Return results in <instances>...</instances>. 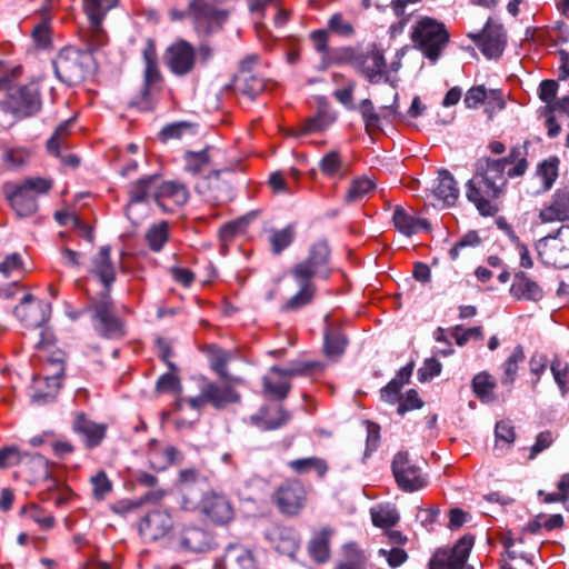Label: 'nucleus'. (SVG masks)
Returning <instances> with one entry per match:
<instances>
[{"label":"nucleus","instance_id":"nucleus-37","mask_svg":"<svg viewBox=\"0 0 569 569\" xmlns=\"http://www.w3.org/2000/svg\"><path fill=\"white\" fill-rule=\"evenodd\" d=\"M358 50L351 46L332 48L323 62H319V70H327L332 66L350 64L353 69Z\"/></svg>","mask_w":569,"mask_h":569},{"label":"nucleus","instance_id":"nucleus-27","mask_svg":"<svg viewBox=\"0 0 569 569\" xmlns=\"http://www.w3.org/2000/svg\"><path fill=\"white\" fill-rule=\"evenodd\" d=\"M392 222L395 228L407 237L429 228L425 219L418 217L411 209H405L400 206H397L393 210Z\"/></svg>","mask_w":569,"mask_h":569},{"label":"nucleus","instance_id":"nucleus-17","mask_svg":"<svg viewBox=\"0 0 569 569\" xmlns=\"http://www.w3.org/2000/svg\"><path fill=\"white\" fill-rule=\"evenodd\" d=\"M199 510L211 522L219 525L228 523L234 516V508L230 499L213 490L203 493Z\"/></svg>","mask_w":569,"mask_h":569},{"label":"nucleus","instance_id":"nucleus-8","mask_svg":"<svg viewBox=\"0 0 569 569\" xmlns=\"http://www.w3.org/2000/svg\"><path fill=\"white\" fill-rule=\"evenodd\" d=\"M538 257L546 266L569 267V226L561 224L555 233L548 234L536 244Z\"/></svg>","mask_w":569,"mask_h":569},{"label":"nucleus","instance_id":"nucleus-45","mask_svg":"<svg viewBox=\"0 0 569 569\" xmlns=\"http://www.w3.org/2000/svg\"><path fill=\"white\" fill-rule=\"evenodd\" d=\"M208 358L211 369L222 379H228L227 365L231 359V353L227 350L210 346L208 348Z\"/></svg>","mask_w":569,"mask_h":569},{"label":"nucleus","instance_id":"nucleus-54","mask_svg":"<svg viewBox=\"0 0 569 569\" xmlns=\"http://www.w3.org/2000/svg\"><path fill=\"white\" fill-rule=\"evenodd\" d=\"M0 272L9 278H21L23 276V262L19 253L8 254L2 262H0Z\"/></svg>","mask_w":569,"mask_h":569},{"label":"nucleus","instance_id":"nucleus-44","mask_svg":"<svg viewBox=\"0 0 569 569\" xmlns=\"http://www.w3.org/2000/svg\"><path fill=\"white\" fill-rule=\"evenodd\" d=\"M550 371L561 393L566 395L569 389V362L560 356H553Z\"/></svg>","mask_w":569,"mask_h":569},{"label":"nucleus","instance_id":"nucleus-55","mask_svg":"<svg viewBox=\"0 0 569 569\" xmlns=\"http://www.w3.org/2000/svg\"><path fill=\"white\" fill-rule=\"evenodd\" d=\"M309 39L317 53L320 56V62H323L332 48L329 47V32L326 29L313 30Z\"/></svg>","mask_w":569,"mask_h":569},{"label":"nucleus","instance_id":"nucleus-14","mask_svg":"<svg viewBox=\"0 0 569 569\" xmlns=\"http://www.w3.org/2000/svg\"><path fill=\"white\" fill-rule=\"evenodd\" d=\"M273 501L282 513L296 516L306 506L307 490L299 480H286L274 491Z\"/></svg>","mask_w":569,"mask_h":569},{"label":"nucleus","instance_id":"nucleus-49","mask_svg":"<svg viewBox=\"0 0 569 569\" xmlns=\"http://www.w3.org/2000/svg\"><path fill=\"white\" fill-rule=\"evenodd\" d=\"M327 27L328 32H332L342 38H352L356 34L353 24L341 12L333 13L329 18Z\"/></svg>","mask_w":569,"mask_h":569},{"label":"nucleus","instance_id":"nucleus-32","mask_svg":"<svg viewBox=\"0 0 569 569\" xmlns=\"http://www.w3.org/2000/svg\"><path fill=\"white\" fill-rule=\"evenodd\" d=\"M510 293L518 300L538 301L542 298V290L538 283L523 273L516 276L510 287Z\"/></svg>","mask_w":569,"mask_h":569},{"label":"nucleus","instance_id":"nucleus-50","mask_svg":"<svg viewBox=\"0 0 569 569\" xmlns=\"http://www.w3.org/2000/svg\"><path fill=\"white\" fill-rule=\"evenodd\" d=\"M210 169L208 150L186 153V170L192 174H203Z\"/></svg>","mask_w":569,"mask_h":569},{"label":"nucleus","instance_id":"nucleus-26","mask_svg":"<svg viewBox=\"0 0 569 569\" xmlns=\"http://www.w3.org/2000/svg\"><path fill=\"white\" fill-rule=\"evenodd\" d=\"M216 567L218 569H257L252 552L240 545L228 547Z\"/></svg>","mask_w":569,"mask_h":569},{"label":"nucleus","instance_id":"nucleus-23","mask_svg":"<svg viewBox=\"0 0 569 569\" xmlns=\"http://www.w3.org/2000/svg\"><path fill=\"white\" fill-rule=\"evenodd\" d=\"M94 327L104 338H120L123 336L121 321L113 315L112 302L107 297L94 307Z\"/></svg>","mask_w":569,"mask_h":569},{"label":"nucleus","instance_id":"nucleus-6","mask_svg":"<svg viewBox=\"0 0 569 569\" xmlns=\"http://www.w3.org/2000/svg\"><path fill=\"white\" fill-rule=\"evenodd\" d=\"M228 16V11L209 0H189V21L199 37H208L221 30Z\"/></svg>","mask_w":569,"mask_h":569},{"label":"nucleus","instance_id":"nucleus-53","mask_svg":"<svg viewBox=\"0 0 569 569\" xmlns=\"http://www.w3.org/2000/svg\"><path fill=\"white\" fill-rule=\"evenodd\" d=\"M295 237V230L291 226L281 230H274L270 234V244L273 253L278 254L290 246Z\"/></svg>","mask_w":569,"mask_h":569},{"label":"nucleus","instance_id":"nucleus-39","mask_svg":"<svg viewBox=\"0 0 569 569\" xmlns=\"http://www.w3.org/2000/svg\"><path fill=\"white\" fill-rule=\"evenodd\" d=\"M375 187V181L366 177L352 180L350 187L346 192L345 202L356 203L362 201L365 198L369 197L373 192Z\"/></svg>","mask_w":569,"mask_h":569},{"label":"nucleus","instance_id":"nucleus-62","mask_svg":"<svg viewBox=\"0 0 569 569\" xmlns=\"http://www.w3.org/2000/svg\"><path fill=\"white\" fill-rule=\"evenodd\" d=\"M360 112L363 117L365 124L368 131H372L380 128V117L376 113L372 102L369 99H365L360 103Z\"/></svg>","mask_w":569,"mask_h":569},{"label":"nucleus","instance_id":"nucleus-19","mask_svg":"<svg viewBox=\"0 0 569 569\" xmlns=\"http://www.w3.org/2000/svg\"><path fill=\"white\" fill-rule=\"evenodd\" d=\"M50 311V303L36 299L31 295H26L14 309L17 318L29 328H39L46 323Z\"/></svg>","mask_w":569,"mask_h":569},{"label":"nucleus","instance_id":"nucleus-63","mask_svg":"<svg viewBox=\"0 0 569 569\" xmlns=\"http://www.w3.org/2000/svg\"><path fill=\"white\" fill-rule=\"evenodd\" d=\"M333 119L330 118L325 112H319L315 117L309 118L303 123V132L305 133H312V132H319L325 129H327L331 123Z\"/></svg>","mask_w":569,"mask_h":569},{"label":"nucleus","instance_id":"nucleus-2","mask_svg":"<svg viewBox=\"0 0 569 569\" xmlns=\"http://www.w3.org/2000/svg\"><path fill=\"white\" fill-rule=\"evenodd\" d=\"M329 256L327 242L318 241L311 246L308 258L293 266L291 274L300 290L284 303L283 310H298L312 300L316 291L312 279L329 276Z\"/></svg>","mask_w":569,"mask_h":569},{"label":"nucleus","instance_id":"nucleus-31","mask_svg":"<svg viewBox=\"0 0 569 569\" xmlns=\"http://www.w3.org/2000/svg\"><path fill=\"white\" fill-rule=\"evenodd\" d=\"M525 360V351L523 348L518 345L513 348L511 353L507 357V359L501 365L502 375L500 377V382L503 387L511 390L513 383L518 377V371L520 365Z\"/></svg>","mask_w":569,"mask_h":569},{"label":"nucleus","instance_id":"nucleus-9","mask_svg":"<svg viewBox=\"0 0 569 569\" xmlns=\"http://www.w3.org/2000/svg\"><path fill=\"white\" fill-rule=\"evenodd\" d=\"M91 61V54L72 47L62 49L53 61L58 78L69 84H76L84 79L86 67Z\"/></svg>","mask_w":569,"mask_h":569},{"label":"nucleus","instance_id":"nucleus-41","mask_svg":"<svg viewBox=\"0 0 569 569\" xmlns=\"http://www.w3.org/2000/svg\"><path fill=\"white\" fill-rule=\"evenodd\" d=\"M372 523L376 527L389 529L399 521V513L395 507L389 505L378 506L370 510Z\"/></svg>","mask_w":569,"mask_h":569},{"label":"nucleus","instance_id":"nucleus-29","mask_svg":"<svg viewBox=\"0 0 569 569\" xmlns=\"http://www.w3.org/2000/svg\"><path fill=\"white\" fill-rule=\"evenodd\" d=\"M59 372L50 377H37L33 381L34 393L32 395L33 401H47L53 399L61 387V371L62 367L58 363Z\"/></svg>","mask_w":569,"mask_h":569},{"label":"nucleus","instance_id":"nucleus-22","mask_svg":"<svg viewBox=\"0 0 569 569\" xmlns=\"http://www.w3.org/2000/svg\"><path fill=\"white\" fill-rule=\"evenodd\" d=\"M166 62L174 74H187L192 70L196 62L193 47L186 40L176 41L167 50Z\"/></svg>","mask_w":569,"mask_h":569},{"label":"nucleus","instance_id":"nucleus-52","mask_svg":"<svg viewBox=\"0 0 569 569\" xmlns=\"http://www.w3.org/2000/svg\"><path fill=\"white\" fill-rule=\"evenodd\" d=\"M24 512V516L39 525L42 530H49L54 526V517L38 505L28 506Z\"/></svg>","mask_w":569,"mask_h":569},{"label":"nucleus","instance_id":"nucleus-1","mask_svg":"<svg viewBox=\"0 0 569 569\" xmlns=\"http://www.w3.org/2000/svg\"><path fill=\"white\" fill-rule=\"evenodd\" d=\"M528 168L527 160L520 152L512 150L501 159L481 158L476 164V173L467 183V198L475 204L481 216H495L498 210V198L503 193L508 177L522 176Z\"/></svg>","mask_w":569,"mask_h":569},{"label":"nucleus","instance_id":"nucleus-5","mask_svg":"<svg viewBox=\"0 0 569 569\" xmlns=\"http://www.w3.org/2000/svg\"><path fill=\"white\" fill-rule=\"evenodd\" d=\"M325 370V365L319 361H298L291 363L288 369L272 367L263 377V391L266 396L274 400L284 399L290 391V379L298 376H316Z\"/></svg>","mask_w":569,"mask_h":569},{"label":"nucleus","instance_id":"nucleus-60","mask_svg":"<svg viewBox=\"0 0 569 569\" xmlns=\"http://www.w3.org/2000/svg\"><path fill=\"white\" fill-rule=\"evenodd\" d=\"M156 180L153 178L141 179L130 189L131 202H141L146 200L152 189H157Z\"/></svg>","mask_w":569,"mask_h":569},{"label":"nucleus","instance_id":"nucleus-47","mask_svg":"<svg viewBox=\"0 0 569 569\" xmlns=\"http://www.w3.org/2000/svg\"><path fill=\"white\" fill-rule=\"evenodd\" d=\"M495 449L508 450L516 440L515 428L508 420H501L496 423L495 428Z\"/></svg>","mask_w":569,"mask_h":569},{"label":"nucleus","instance_id":"nucleus-13","mask_svg":"<svg viewBox=\"0 0 569 569\" xmlns=\"http://www.w3.org/2000/svg\"><path fill=\"white\" fill-rule=\"evenodd\" d=\"M569 222V186H563L553 191L545 201L537 214L536 223L550 224Z\"/></svg>","mask_w":569,"mask_h":569},{"label":"nucleus","instance_id":"nucleus-59","mask_svg":"<svg viewBox=\"0 0 569 569\" xmlns=\"http://www.w3.org/2000/svg\"><path fill=\"white\" fill-rule=\"evenodd\" d=\"M562 28L563 24H558L546 29H539L536 33V37L546 46H555L559 41L568 40L567 36H562Z\"/></svg>","mask_w":569,"mask_h":569},{"label":"nucleus","instance_id":"nucleus-64","mask_svg":"<svg viewBox=\"0 0 569 569\" xmlns=\"http://www.w3.org/2000/svg\"><path fill=\"white\" fill-rule=\"evenodd\" d=\"M487 94L488 90L485 86H475L466 92L463 103L469 109L478 108L480 104H485Z\"/></svg>","mask_w":569,"mask_h":569},{"label":"nucleus","instance_id":"nucleus-3","mask_svg":"<svg viewBox=\"0 0 569 569\" xmlns=\"http://www.w3.org/2000/svg\"><path fill=\"white\" fill-rule=\"evenodd\" d=\"M53 188V180L46 177H28L20 181L4 182L1 190L17 216L30 217L38 211V199Z\"/></svg>","mask_w":569,"mask_h":569},{"label":"nucleus","instance_id":"nucleus-12","mask_svg":"<svg viewBox=\"0 0 569 569\" xmlns=\"http://www.w3.org/2000/svg\"><path fill=\"white\" fill-rule=\"evenodd\" d=\"M475 545L472 535H465L455 546L439 549L429 562L430 569H462Z\"/></svg>","mask_w":569,"mask_h":569},{"label":"nucleus","instance_id":"nucleus-36","mask_svg":"<svg viewBox=\"0 0 569 569\" xmlns=\"http://www.w3.org/2000/svg\"><path fill=\"white\" fill-rule=\"evenodd\" d=\"M287 465L297 475H306L313 471L318 478H323L329 470L327 461L319 457L299 458L290 460Z\"/></svg>","mask_w":569,"mask_h":569},{"label":"nucleus","instance_id":"nucleus-46","mask_svg":"<svg viewBox=\"0 0 569 569\" xmlns=\"http://www.w3.org/2000/svg\"><path fill=\"white\" fill-rule=\"evenodd\" d=\"M92 497L97 501L104 500L113 490V483L104 470H99L90 477Z\"/></svg>","mask_w":569,"mask_h":569},{"label":"nucleus","instance_id":"nucleus-10","mask_svg":"<svg viewBox=\"0 0 569 569\" xmlns=\"http://www.w3.org/2000/svg\"><path fill=\"white\" fill-rule=\"evenodd\" d=\"M1 104L16 117H30L40 110V94L34 86L11 88Z\"/></svg>","mask_w":569,"mask_h":569},{"label":"nucleus","instance_id":"nucleus-58","mask_svg":"<svg viewBox=\"0 0 569 569\" xmlns=\"http://www.w3.org/2000/svg\"><path fill=\"white\" fill-rule=\"evenodd\" d=\"M266 81L261 77L243 73L242 93L254 99L258 94L264 91Z\"/></svg>","mask_w":569,"mask_h":569},{"label":"nucleus","instance_id":"nucleus-57","mask_svg":"<svg viewBox=\"0 0 569 569\" xmlns=\"http://www.w3.org/2000/svg\"><path fill=\"white\" fill-rule=\"evenodd\" d=\"M73 124V120H67L63 123H61L52 134V137L49 139L47 143V148L50 153L54 156H59L60 149L63 146V141L66 137L69 134L70 128Z\"/></svg>","mask_w":569,"mask_h":569},{"label":"nucleus","instance_id":"nucleus-16","mask_svg":"<svg viewBox=\"0 0 569 569\" xmlns=\"http://www.w3.org/2000/svg\"><path fill=\"white\" fill-rule=\"evenodd\" d=\"M355 70L371 83H378L387 73V63L382 49L376 43L358 51Z\"/></svg>","mask_w":569,"mask_h":569},{"label":"nucleus","instance_id":"nucleus-4","mask_svg":"<svg viewBox=\"0 0 569 569\" xmlns=\"http://www.w3.org/2000/svg\"><path fill=\"white\" fill-rule=\"evenodd\" d=\"M410 39L413 47L435 63L447 48L450 34L446 26L437 19L420 17L411 27Z\"/></svg>","mask_w":569,"mask_h":569},{"label":"nucleus","instance_id":"nucleus-21","mask_svg":"<svg viewBox=\"0 0 569 569\" xmlns=\"http://www.w3.org/2000/svg\"><path fill=\"white\" fill-rule=\"evenodd\" d=\"M173 527L171 515L163 509L148 512L139 523V531L146 540L154 541L166 537Z\"/></svg>","mask_w":569,"mask_h":569},{"label":"nucleus","instance_id":"nucleus-38","mask_svg":"<svg viewBox=\"0 0 569 569\" xmlns=\"http://www.w3.org/2000/svg\"><path fill=\"white\" fill-rule=\"evenodd\" d=\"M366 556L363 551L353 542L346 543L342 547V560H340L336 569H363Z\"/></svg>","mask_w":569,"mask_h":569},{"label":"nucleus","instance_id":"nucleus-28","mask_svg":"<svg viewBox=\"0 0 569 569\" xmlns=\"http://www.w3.org/2000/svg\"><path fill=\"white\" fill-rule=\"evenodd\" d=\"M333 533L335 530L330 527H323L313 533L309 541L308 550L315 561L323 563L329 560L330 540Z\"/></svg>","mask_w":569,"mask_h":569},{"label":"nucleus","instance_id":"nucleus-43","mask_svg":"<svg viewBox=\"0 0 569 569\" xmlns=\"http://www.w3.org/2000/svg\"><path fill=\"white\" fill-rule=\"evenodd\" d=\"M548 366L550 367V361L548 356L541 351H535L528 361L529 372L532 377L531 379V389L533 391L537 390L538 385L541 380V377L546 373Z\"/></svg>","mask_w":569,"mask_h":569},{"label":"nucleus","instance_id":"nucleus-56","mask_svg":"<svg viewBox=\"0 0 569 569\" xmlns=\"http://www.w3.org/2000/svg\"><path fill=\"white\" fill-rule=\"evenodd\" d=\"M450 335L459 347L465 346L470 339H482L483 332L481 327H472L465 329L457 325L450 329Z\"/></svg>","mask_w":569,"mask_h":569},{"label":"nucleus","instance_id":"nucleus-61","mask_svg":"<svg viewBox=\"0 0 569 569\" xmlns=\"http://www.w3.org/2000/svg\"><path fill=\"white\" fill-rule=\"evenodd\" d=\"M251 220L250 216L241 217L234 221L226 223L220 229V237L223 241L230 240L237 233L246 232V229Z\"/></svg>","mask_w":569,"mask_h":569},{"label":"nucleus","instance_id":"nucleus-25","mask_svg":"<svg viewBox=\"0 0 569 569\" xmlns=\"http://www.w3.org/2000/svg\"><path fill=\"white\" fill-rule=\"evenodd\" d=\"M289 419V412L281 405H270L262 407L258 413L252 415L250 422L262 430H273L286 425Z\"/></svg>","mask_w":569,"mask_h":569},{"label":"nucleus","instance_id":"nucleus-48","mask_svg":"<svg viewBox=\"0 0 569 569\" xmlns=\"http://www.w3.org/2000/svg\"><path fill=\"white\" fill-rule=\"evenodd\" d=\"M559 159L550 157L538 164L537 176L541 179L545 190H549L558 178Z\"/></svg>","mask_w":569,"mask_h":569},{"label":"nucleus","instance_id":"nucleus-40","mask_svg":"<svg viewBox=\"0 0 569 569\" xmlns=\"http://www.w3.org/2000/svg\"><path fill=\"white\" fill-rule=\"evenodd\" d=\"M31 154V149L27 147H6L2 151V161L8 169H19L29 163Z\"/></svg>","mask_w":569,"mask_h":569},{"label":"nucleus","instance_id":"nucleus-30","mask_svg":"<svg viewBox=\"0 0 569 569\" xmlns=\"http://www.w3.org/2000/svg\"><path fill=\"white\" fill-rule=\"evenodd\" d=\"M320 172L329 179H343L349 174V164L338 151H329L319 161Z\"/></svg>","mask_w":569,"mask_h":569},{"label":"nucleus","instance_id":"nucleus-15","mask_svg":"<svg viewBox=\"0 0 569 569\" xmlns=\"http://www.w3.org/2000/svg\"><path fill=\"white\" fill-rule=\"evenodd\" d=\"M469 38L476 43L483 56L489 59L499 58L506 47L507 37L502 24L489 19L480 33H470Z\"/></svg>","mask_w":569,"mask_h":569},{"label":"nucleus","instance_id":"nucleus-18","mask_svg":"<svg viewBox=\"0 0 569 569\" xmlns=\"http://www.w3.org/2000/svg\"><path fill=\"white\" fill-rule=\"evenodd\" d=\"M71 427L72 431L81 438L84 447L88 449L99 447L108 432L107 423L97 422L82 411L73 413Z\"/></svg>","mask_w":569,"mask_h":569},{"label":"nucleus","instance_id":"nucleus-42","mask_svg":"<svg viewBox=\"0 0 569 569\" xmlns=\"http://www.w3.org/2000/svg\"><path fill=\"white\" fill-rule=\"evenodd\" d=\"M169 239V223L167 221H159L153 223L146 233V240L149 248L158 252L160 251Z\"/></svg>","mask_w":569,"mask_h":569},{"label":"nucleus","instance_id":"nucleus-7","mask_svg":"<svg viewBox=\"0 0 569 569\" xmlns=\"http://www.w3.org/2000/svg\"><path fill=\"white\" fill-rule=\"evenodd\" d=\"M117 6L118 0H83V12L88 19L83 39L90 51L98 50L108 42L102 23L107 13Z\"/></svg>","mask_w":569,"mask_h":569},{"label":"nucleus","instance_id":"nucleus-11","mask_svg":"<svg viewBox=\"0 0 569 569\" xmlns=\"http://www.w3.org/2000/svg\"><path fill=\"white\" fill-rule=\"evenodd\" d=\"M391 467L397 485L403 491H417L428 485L427 476L409 459L406 452H398Z\"/></svg>","mask_w":569,"mask_h":569},{"label":"nucleus","instance_id":"nucleus-34","mask_svg":"<svg viewBox=\"0 0 569 569\" xmlns=\"http://www.w3.org/2000/svg\"><path fill=\"white\" fill-rule=\"evenodd\" d=\"M433 193L445 206H453L456 203L459 197V189L449 171H439L438 183L433 189Z\"/></svg>","mask_w":569,"mask_h":569},{"label":"nucleus","instance_id":"nucleus-51","mask_svg":"<svg viewBox=\"0 0 569 569\" xmlns=\"http://www.w3.org/2000/svg\"><path fill=\"white\" fill-rule=\"evenodd\" d=\"M347 340L343 335L337 331H327L325 335V352L332 359L340 357L346 348Z\"/></svg>","mask_w":569,"mask_h":569},{"label":"nucleus","instance_id":"nucleus-20","mask_svg":"<svg viewBox=\"0 0 569 569\" xmlns=\"http://www.w3.org/2000/svg\"><path fill=\"white\" fill-rule=\"evenodd\" d=\"M224 380L226 382L222 385L209 382L203 386V397H206L208 403L216 409H223L241 400V396L234 389L233 385H243V379L233 377Z\"/></svg>","mask_w":569,"mask_h":569},{"label":"nucleus","instance_id":"nucleus-33","mask_svg":"<svg viewBox=\"0 0 569 569\" xmlns=\"http://www.w3.org/2000/svg\"><path fill=\"white\" fill-rule=\"evenodd\" d=\"M472 391L482 403L496 401L497 381L488 371L477 373L471 381Z\"/></svg>","mask_w":569,"mask_h":569},{"label":"nucleus","instance_id":"nucleus-24","mask_svg":"<svg viewBox=\"0 0 569 569\" xmlns=\"http://www.w3.org/2000/svg\"><path fill=\"white\" fill-rule=\"evenodd\" d=\"M156 201L166 212H173L188 200L187 188L178 182L164 181L157 186Z\"/></svg>","mask_w":569,"mask_h":569},{"label":"nucleus","instance_id":"nucleus-35","mask_svg":"<svg viewBox=\"0 0 569 569\" xmlns=\"http://www.w3.org/2000/svg\"><path fill=\"white\" fill-rule=\"evenodd\" d=\"M92 271L99 277L101 282L108 290L110 284L114 281L116 272L110 261V248L101 247L99 252L93 259Z\"/></svg>","mask_w":569,"mask_h":569}]
</instances>
